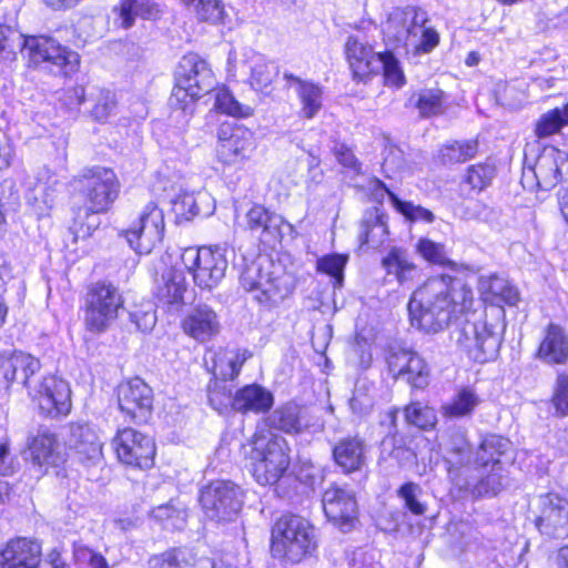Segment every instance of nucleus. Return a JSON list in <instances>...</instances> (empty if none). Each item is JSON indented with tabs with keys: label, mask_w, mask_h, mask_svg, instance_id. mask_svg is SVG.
<instances>
[{
	"label": "nucleus",
	"mask_w": 568,
	"mask_h": 568,
	"mask_svg": "<svg viewBox=\"0 0 568 568\" xmlns=\"http://www.w3.org/2000/svg\"><path fill=\"white\" fill-rule=\"evenodd\" d=\"M478 292L491 306L480 314L473 313L471 320L466 318L453 332V338L470 359L486 363L498 355L503 342L505 311L501 304L516 305L519 293L507 278L496 274L481 275Z\"/></svg>",
	"instance_id": "f257e3e1"
},
{
	"label": "nucleus",
	"mask_w": 568,
	"mask_h": 568,
	"mask_svg": "<svg viewBox=\"0 0 568 568\" xmlns=\"http://www.w3.org/2000/svg\"><path fill=\"white\" fill-rule=\"evenodd\" d=\"M474 303L473 291L463 278L442 275L427 280L408 302L413 326L437 333L453 316L467 313Z\"/></svg>",
	"instance_id": "f03ea898"
},
{
	"label": "nucleus",
	"mask_w": 568,
	"mask_h": 568,
	"mask_svg": "<svg viewBox=\"0 0 568 568\" xmlns=\"http://www.w3.org/2000/svg\"><path fill=\"white\" fill-rule=\"evenodd\" d=\"M240 282L254 300L267 307L277 306L294 288L292 276L267 257H258L246 265Z\"/></svg>",
	"instance_id": "7ed1b4c3"
},
{
	"label": "nucleus",
	"mask_w": 568,
	"mask_h": 568,
	"mask_svg": "<svg viewBox=\"0 0 568 568\" xmlns=\"http://www.w3.org/2000/svg\"><path fill=\"white\" fill-rule=\"evenodd\" d=\"M317 547L315 527L304 517L283 515L272 528V552L275 557L300 562Z\"/></svg>",
	"instance_id": "20e7f679"
},
{
	"label": "nucleus",
	"mask_w": 568,
	"mask_h": 568,
	"mask_svg": "<svg viewBox=\"0 0 568 568\" xmlns=\"http://www.w3.org/2000/svg\"><path fill=\"white\" fill-rule=\"evenodd\" d=\"M252 445L250 460L253 477L263 486L276 484L290 466L286 439L268 433L255 435Z\"/></svg>",
	"instance_id": "39448f33"
},
{
	"label": "nucleus",
	"mask_w": 568,
	"mask_h": 568,
	"mask_svg": "<svg viewBox=\"0 0 568 568\" xmlns=\"http://www.w3.org/2000/svg\"><path fill=\"white\" fill-rule=\"evenodd\" d=\"M124 301L119 288L110 282L91 284L84 298V325L92 333L104 332L118 317Z\"/></svg>",
	"instance_id": "423d86ee"
},
{
	"label": "nucleus",
	"mask_w": 568,
	"mask_h": 568,
	"mask_svg": "<svg viewBox=\"0 0 568 568\" xmlns=\"http://www.w3.org/2000/svg\"><path fill=\"white\" fill-rule=\"evenodd\" d=\"M176 84L172 99L187 103L211 92L216 84L215 77L207 62L199 54H185L175 71Z\"/></svg>",
	"instance_id": "0eeeda50"
},
{
	"label": "nucleus",
	"mask_w": 568,
	"mask_h": 568,
	"mask_svg": "<svg viewBox=\"0 0 568 568\" xmlns=\"http://www.w3.org/2000/svg\"><path fill=\"white\" fill-rule=\"evenodd\" d=\"M74 182L80 185L85 207L91 213L106 212L120 192L115 173L103 166L84 169Z\"/></svg>",
	"instance_id": "6e6552de"
},
{
	"label": "nucleus",
	"mask_w": 568,
	"mask_h": 568,
	"mask_svg": "<svg viewBox=\"0 0 568 568\" xmlns=\"http://www.w3.org/2000/svg\"><path fill=\"white\" fill-rule=\"evenodd\" d=\"M185 268L193 275L194 283L203 290H212L225 276L227 260L221 247H186L181 254Z\"/></svg>",
	"instance_id": "1a4fd4ad"
},
{
	"label": "nucleus",
	"mask_w": 568,
	"mask_h": 568,
	"mask_svg": "<svg viewBox=\"0 0 568 568\" xmlns=\"http://www.w3.org/2000/svg\"><path fill=\"white\" fill-rule=\"evenodd\" d=\"M200 503L207 518L232 520L242 507L241 490L231 481L216 480L201 490Z\"/></svg>",
	"instance_id": "9d476101"
},
{
	"label": "nucleus",
	"mask_w": 568,
	"mask_h": 568,
	"mask_svg": "<svg viewBox=\"0 0 568 568\" xmlns=\"http://www.w3.org/2000/svg\"><path fill=\"white\" fill-rule=\"evenodd\" d=\"M21 52L30 63L39 65L47 62L57 65L64 74L74 72L79 65V55L67 48L61 47L49 37H26L21 41Z\"/></svg>",
	"instance_id": "9b49d317"
},
{
	"label": "nucleus",
	"mask_w": 568,
	"mask_h": 568,
	"mask_svg": "<svg viewBox=\"0 0 568 568\" xmlns=\"http://www.w3.org/2000/svg\"><path fill=\"white\" fill-rule=\"evenodd\" d=\"M164 234V215L156 203H148L139 220L125 232L130 246L139 254H149Z\"/></svg>",
	"instance_id": "f8f14e48"
},
{
	"label": "nucleus",
	"mask_w": 568,
	"mask_h": 568,
	"mask_svg": "<svg viewBox=\"0 0 568 568\" xmlns=\"http://www.w3.org/2000/svg\"><path fill=\"white\" fill-rule=\"evenodd\" d=\"M255 150L254 133L241 125L224 123L217 131L216 158L229 166L247 161Z\"/></svg>",
	"instance_id": "ddd939ff"
},
{
	"label": "nucleus",
	"mask_w": 568,
	"mask_h": 568,
	"mask_svg": "<svg viewBox=\"0 0 568 568\" xmlns=\"http://www.w3.org/2000/svg\"><path fill=\"white\" fill-rule=\"evenodd\" d=\"M566 154L554 146H546L537 156L534 166L524 168L521 184L527 190H551L561 180V166Z\"/></svg>",
	"instance_id": "4468645a"
},
{
	"label": "nucleus",
	"mask_w": 568,
	"mask_h": 568,
	"mask_svg": "<svg viewBox=\"0 0 568 568\" xmlns=\"http://www.w3.org/2000/svg\"><path fill=\"white\" fill-rule=\"evenodd\" d=\"M113 447L120 462L125 465L145 469L153 465L155 445L151 437L125 427L118 430Z\"/></svg>",
	"instance_id": "2eb2a0df"
},
{
	"label": "nucleus",
	"mask_w": 568,
	"mask_h": 568,
	"mask_svg": "<svg viewBox=\"0 0 568 568\" xmlns=\"http://www.w3.org/2000/svg\"><path fill=\"white\" fill-rule=\"evenodd\" d=\"M344 51L354 80L365 82L381 72L383 52H376L366 36H349Z\"/></svg>",
	"instance_id": "dca6fc26"
},
{
	"label": "nucleus",
	"mask_w": 568,
	"mask_h": 568,
	"mask_svg": "<svg viewBox=\"0 0 568 568\" xmlns=\"http://www.w3.org/2000/svg\"><path fill=\"white\" fill-rule=\"evenodd\" d=\"M536 526L542 535L551 538L568 537V497L556 493L542 495L538 499Z\"/></svg>",
	"instance_id": "f3484780"
},
{
	"label": "nucleus",
	"mask_w": 568,
	"mask_h": 568,
	"mask_svg": "<svg viewBox=\"0 0 568 568\" xmlns=\"http://www.w3.org/2000/svg\"><path fill=\"white\" fill-rule=\"evenodd\" d=\"M388 371L394 378H403L415 388H424L429 382V368L416 352L390 347L386 356Z\"/></svg>",
	"instance_id": "a211bd4d"
},
{
	"label": "nucleus",
	"mask_w": 568,
	"mask_h": 568,
	"mask_svg": "<svg viewBox=\"0 0 568 568\" xmlns=\"http://www.w3.org/2000/svg\"><path fill=\"white\" fill-rule=\"evenodd\" d=\"M30 394L41 414L45 416H65L71 410V389L62 378L47 376Z\"/></svg>",
	"instance_id": "6ab92c4d"
},
{
	"label": "nucleus",
	"mask_w": 568,
	"mask_h": 568,
	"mask_svg": "<svg viewBox=\"0 0 568 568\" xmlns=\"http://www.w3.org/2000/svg\"><path fill=\"white\" fill-rule=\"evenodd\" d=\"M121 412L132 422L144 423L153 407V392L141 378L135 377L122 383L118 389Z\"/></svg>",
	"instance_id": "aec40b11"
},
{
	"label": "nucleus",
	"mask_w": 568,
	"mask_h": 568,
	"mask_svg": "<svg viewBox=\"0 0 568 568\" xmlns=\"http://www.w3.org/2000/svg\"><path fill=\"white\" fill-rule=\"evenodd\" d=\"M438 446L444 454L448 477L456 485H460L459 477L463 470H468L473 463L465 430L457 428L446 432L439 436Z\"/></svg>",
	"instance_id": "412c9836"
},
{
	"label": "nucleus",
	"mask_w": 568,
	"mask_h": 568,
	"mask_svg": "<svg viewBox=\"0 0 568 568\" xmlns=\"http://www.w3.org/2000/svg\"><path fill=\"white\" fill-rule=\"evenodd\" d=\"M41 365L38 358L16 349L0 352V388L8 389L13 383L30 388L29 381Z\"/></svg>",
	"instance_id": "4be33fe9"
},
{
	"label": "nucleus",
	"mask_w": 568,
	"mask_h": 568,
	"mask_svg": "<svg viewBox=\"0 0 568 568\" xmlns=\"http://www.w3.org/2000/svg\"><path fill=\"white\" fill-rule=\"evenodd\" d=\"M419 22H427V14L422 9L407 7L405 9L396 8L383 26L385 39L395 47L410 45L415 30Z\"/></svg>",
	"instance_id": "5701e85b"
},
{
	"label": "nucleus",
	"mask_w": 568,
	"mask_h": 568,
	"mask_svg": "<svg viewBox=\"0 0 568 568\" xmlns=\"http://www.w3.org/2000/svg\"><path fill=\"white\" fill-rule=\"evenodd\" d=\"M68 443L79 462L87 467L98 466L103 462L102 442L95 429L85 423L69 425Z\"/></svg>",
	"instance_id": "b1692460"
},
{
	"label": "nucleus",
	"mask_w": 568,
	"mask_h": 568,
	"mask_svg": "<svg viewBox=\"0 0 568 568\" xmlns=\"http://www.w3.org/2000/svg\"><path fill=\"white\" fill-rule=\"evenodd\" d=\"M243 226L264 244L280 241L283 227H291L281 215L268 211L261 204H254L245 213Z\"/></svg>",
	"instance_id": "393cba45"
},
{
	"label": "nucleus",
	"mask_w": 568,
	"mask_h": 568,
	"mask_svg": "<svg viewBox=\"0 0 568 568\" xmlns=\"http://www.w3.org/2000/svg\"><path fill=\"white\" fill-rule=\"evenodd\" d=\"M322 503L326 517L341 528L351 526L357 518V503L351 490L331 485L325 489Z\"/></svg>",
	"instance_id": "a878e982"
},
{
	"label": "nucleus",
	"mask_w": 568,
	"mask_h": 568,
	"mask_svg": "<svg viewBox=\"0 0 568 568\" xmlns=\"http://www.w3.org/2000/svg\"><path fill=\"white\" fill-rule=\"evenodd\" d=\"M27 448L32 465L38 467L41 474L47 473L50 467L58 466L62 460L58 437L48 428H40L30 435Z\"/></svg>",
	"instance_id": "bb28decb"
},
{
	"label": "nucleus",
	"mask_w": 568,
	"mask_h": 568,
	"mask_svg": "<svg viewBox=\"0 0 568 568\" xmlns=\"http://www.w3.org/2000/svg\"><path fill=\"white\" fill-rule=\"evenodd\" d=\"M41 546L31 539H10L0 551V568H33L40 565Z\"/></svg>",
	"instance_id": "cd10ccee"
},
{
	"label": "nucleus",
	"mask_w": 568,
	"mask_h": 568,
	"mask_svg": "<svg viewBox=\"0 0 568 568\" xmlns=\"http://www.w3.org/2000/svg\"><path fill=\"white\" fill-rule=\"evenodd\" d=\"M367 446L359 436L341 438L332 449L335 464L344 474L361 471L367 463Z\"/></svg>",
	"instance_id": "c85d7f7f"
},
{
	"label": "nucleus",
	"mask_w": 568,
	"mask_h": 568,
	"mask_svg": "<svg viewBox=\"0 0 568 568\" xmlns=\"http://www.w3.org/2000/svg\"><path fill=\"white\" fill-rule=\"evenodd\" d=\"M182 328L193 339L205 343L220 333L221 324L216 312L212 307L199 305L183 320Z\"/></svg>",
	"instance_id": "c756f323"
},
{
	"label": "nucleus",
	"mask_w": 568,
	"mask_h": 568,
	"mask_svg": "<svg viewBox=\"0 0 568 568\" xmlns=\"http://www.w3.org/2000/svg\"><path fill=\"white\" fill-rule=\"evenodd\" d=\"M187 283L182 271L170 267L162 272L156 281L155 295L158 303L170 312L179 311L184 303Z\"/></svg>",
	"instance_id": "7c9ffc66"
},
{
	"label": "nucleus",
	"mask_w": 568,
	"mask_h": 568,
	"mask_svg": "<svg viewBox=\"0 0 568 568\" xmlns=\"http://www.w3.org/2000/svg\"><path fill=\"white\" fill-rule=\"evenodd\" d=\"M535 356L547 365L568 362V335L560 325L550 323L546 326Z\"/></svg>",
	"instance_id": "2f4dec72"
},
{
	"label": "nucleus",
	"mask_w": 568,
	"mask_h": 568,
	"mask_svg": "<svg viewBox=\"0 0 568 568\" xmlns=\"http://www.w3.org/2000/svg\"><path fill=\"white\" fill-rule=\"evenodd\" d=\"M112 12L115 16V23L123 29L132 28L136 18L156 20L162 13L160 6L149 0H119Z\"/></svg>",
	"instance_id": "473e14b6"
},
{
	"label": "nucleus",
	"mask_w": 568,
	"mask_h": 568,
	"mask_svg": "<svg viewBox=\"0 0 568 568\" xmlns=\"http://www.w3.org/2000/svg\"><path fill=\"white\" fill-rule=\"evenodd\" d=\"M388 275H393L400 285H410L420 277V270L405 250L393 247L382 260Z\"/></svg>",
	"instance_id": "72a5a7b5"
},
{
	"label": "nucleus",
	"mask_w": 568,
	"mask_h": 568,
	"mask_svg": "<svg viewBox=\"0 0 568 568\" xmlns=\"http://www.w3.org/2000/svg\"><path fill=\"white\" fill-rule=\"evenodd\" d=\"M271 392L257 384L246 385L233 395L232 408L237 412L264 413L273 405Z\"/></svg>",
	"instance_id": "f704fd0d"
},
{
	"label": "nucleus",
	"mask_w": 568,
	"mask_h": 568,
	"mask_svg": "<svg viewBox=\"0 0 568 568\" xmlns=\"http://www.w3.org/2000/svg\"><path fill=\"white\" fill-rule=\"evenodd\" d=\"M285 79L292 81L301 102V115L313 119L323 106V90L318 84L304 81L293 74H285Z\"/></svg>",
	"instance_id": "c9c22d12"
},
{
	"label": "nucleus",
	"mask_w": 568,
	"mask_h": 568,
	"mask_svg": "<svg viewBox=\"0 0 568 568\" xmlns=\"http://www.w3.org/2000/svg\"><path fill=\"white\" fill-rule=\"evenodd\" d=\"M387 235L388 227L384 213L377 209L367 211L361 224V244L377 248L385 243Z\"/></svg>",
	"instance_id": "e433bc0d"
},
{
	"label": "nucleus",
	"mask_w": 568,
	"mask_h": 568,
	"mask_svg": "<svg viewBox=\"0 0 568 568\" xmlns=\"http://www.w3.org/2000/svg\"><path fill=\"white\" fill-rule=\"evenodd\" d=\"M245 55L244 65L250 70L251 85L260 91L267 89L277 74L276 67L261 53L248 51Z\"/></svg>",
	"instance_id": "4c0bfd02"
},
{
	"label": "nucleus",
	"mask_w": 568,
	"mask_h": 568,
	"mask_svg": "<svg viewBox=\"0 0 568 568\" xmlns=\"http://www.w3.org/2000/svg\"><path fill=\"white\" fill-rule=\"evenodd\" d=\"M374 184L376 191H381L382 196L387 194L394 207L410 222H434L435 215L429 210L416 205L413 202L402 201L395 193L388 190L381 180H375Z\"/></svg>",
	"instance_id": "58836bf2"
},
{
	"label": "nucleus",
	"mask_w": 568,
	"mask_h": 568,
	"mask_svg": "<svg viewBox=\"0 0 568 568\" xmlns=\"http://www.w3.org/2000/svg\"><path fill=\"white\" fill-rule=\"evenodd\" d=\"M58 180L43 181V178H39L34 187L30 189L27 199L30 205L33 206L34 212L41 216L53 206L57 193Z\"/></svg>",
	"instance_id": "ea45409f"
},
{
	"label": "nucleus",
	"mask_w": 568,
	"mask_h": 568,
	"mask_svg": "<svg viewBox=\"0 0 568 568\" xmlns=\"http://www.w3.org/2000/svg\"><path fill=\"white\" fill-rule=\"evenodd\" d=\"M480 397L469 387L462 388L452 402L442 406L443 415L450 418L469 416L480 404Z\"/></svg>",
	"instance_id": "a19ab883"
},
{
	"label": "nucleus",
	"mask_w": 568,
	"mask_h": 568,
	"mask_svg": "<svg viewBox=\"0 0 568 568\" xmlns=\"http://www.w3.org/2000/svg\"><path fill=\"white\" fill-rule=\"evenodd\" d=\"M445 101V92L435 88L423 89L410 98V102L424 118L443 113Z\"/></svg>",
	"instance_id": "79ce46f5"
},
{
	"label": "nucleus",
	"mask_w": 568,
	"mask_h": 568,
	"mask_svg": "<svg viewBox=\"0 0 568 568\" xmlns=\"http://www.w3.org/2000/svg\"><path fill=\"white\" fill-rule=\"evenodd\" d=\"M194 551L178 547L169 549L149 560V568H193Z\"/></svg>",
	"instance_id": "37998d69"
},
{
	"label": "nucleus",
	"mask_w": 568,
	"mask_h": 568,
	"mask_svg": "<svg viewBox=\"0 0 568 568\" xmlns=\"http://www.w3.org/2000/svg\"><path fill=\"white\" fill-rule=\"evenodd\" d=\"M244 362L245 357L235 351H221L213 358V375L224 381L234 379Z\"/></svg>",
	"instance_id": "c03bdc74"
},
{
	"label": "nucleus",
	"mask_w": 568,
	"mask_h": 568,
	"mask_svg": "<svg viewBox=\"0 0 568 568\" xmlns=\"http://www.w3.org/2000/svg\"><path fill=\"white\" fill-rule=\"evenodd\" d=\"M271 425L287 434L300 433L302 429L301 407L288 403L273 412L270 417Z\"/></svg>",
	"instance_id": "a18cd8bd"
},
{
	"label": "nucleus",
	"mask_w": 568,
	"mask_h": 568,
	"mask_svg": "<svg viewBox=\"0 0 568 568\" xmlns=\"http://www.w3.org/2000/svg\"><path fill=\"white\" fill-rule=\"evenodd\" d=\"M507 447L508 440L505 438L497 435H488L483 439L478 447L474 464L480 467H485L490 463L494 465L498 464L499 456L504 454Z\"/></svg>",
	"instance_id": "49530a36"
},
{
	"label": "nucleus",
	"mask_w": 568,
	"mask_h": 568,
	"mask_svg": "<svg viewBox=\"0 0 568 568\" xmlns=\"http://www.w3.org/2000/svg\"><path fill=\"white\" fill-rule=\"evenodd\" d=\"M478 152L477 140L454 141L442 146L439 156L443 163H462L473 159Z\"/></svg>",
	"instance_id": "de8ad7c7"
},
{
	"label": "nucleus",
	"mask_w": 568,
	"mask_h": 568,
	"mask_svg": "<svg viewBox=\"0 0 568 568\" xmlns=\"http://www.w3.org/2000/svg\"><path fill=\"white\" fill-rule=\"evenodd\" d=\"M151 517L168 530L182 529L186 520L185 510L173 501L154 507Z\"/></svg>",
	"instance_id": "09e8293b"
},
{
	"label": "nucleus",
	"mask_w": 568,
	"mask_h": 568,
	"mask_svg": "<svg viewBox=\"0 0 568 568\" xmlns=\"http://www.w3.org/2000/svg\"><path fill=\"white\" fill-rule=\"evenodd\" d=\"M214 105L220 112L234 118H248L253 114V109L240 103L226 88L217 89Z\"/></svg>",
	"instance_id": "8fccbe9b"
},
{
	"label": "nucleus",
	"mask_w": 568,
	"mask_h": 568,
	"mask_svg": "<svg viewBox=\"0 0 568 568\" xmlns=\"http://www.w3.org/2000/svg\"><path fill=\"white\" fill-rule=\"evenodd\" d=\"M568 125V119L562 109L556 108L544 113L536 123L535 133L539 139L558 133Z\"/></svg>",
	"instance_id": "3c124183"
},
{
	"label": "nucleus",
	"mask_w": 568,
	"mask_h": 568,
	"mask_svg": "<svg viewBox=\"0 0 568 568\" xmlns=\"http://www.w3.org/2000/svg\"><path fill=\"white\" fill-rule=\"evenodd\" d=\"M23 34L9 26L0 24V62L16 59L21 49Z\"/></svg>",
	"instance_id": "603ef678"
},
{
	"label": "nucleus",
	"mask_w": 568,
	"mask_h": 568,
	"mask_svg": "<svg viewBox=\"0 0 568 568\" xmlns=\"http://www.w3.org/2000/svg\"><path fill=\"white\" fill-rule=\"evenodd\" d=\"M406 420L422 429L433 428L437 423L434 408L419 402L412 403L405 408Z\"/></svg>",
	"instance_id": "864d4df0"
},
{
	"label": "nucleus",
	"mask_w": 568,
	"mask_h": 568,
	"mask_svg": "<svg viewBox=\"0 0 568 568\" xmlns=\"http://www.w3.org/2000/svg\"><path fill=\"white\" fill-rule=\"evenodd\" d=\"M495 175V168L490 164H476L467 169L464 185H467L471 191H481L487 187Z\"/></svg>",
	"instance_id": "5fc2aeb1"
},
{
	"label": "nucleus",
	"mask_w": 568,
	"mask_h": 568,
	"mask_svg": "<svg viewBox=\"0 0 568 568\" xmlns=\"http://www.w3.org/2000/svg\"><path fill=\"white\" fill-rule=\"evenodd\" d=\"M422 487L413 481L405 483L397 490V496L404 501V506L413 515L423 516L427 511L426 504L419 500Z\"/></svg>",
	"instance_id": "6e6d98bb"
},
{
	"label": "nucleus",
	"mask_w": 568,
	"mask_h": 568,
	"mask_svg": "<svg viewBox=\"0 0 568 568\" xmlns=\"http://www.w3.org/2000/svg\"><path fill=\"white\" fill-rule=\"evenodd\" d=\"M416 252L432 264L448 265L452 263L448 258L445 245L426 237L418 240Z\"/></svg>",
	"instance_id": "4d7b16f0"
},
{
	"label": "nucleus",
	"mask_w": 568,
	"mask_h": 568,
	"mask_svg": "<svg viewBox=\"0 0 568 568\" xmlns=\"http://www.w3.org/2000/svg\"><path fill=\"white\" fill-rule=\"evenodd\" d=\"M383 71L385 83L387 85L400 88L405 83V75L399 67L398 60L389 51L383 52L382 55Z\"/></svg>",
	"instance_id": "13d9d810"
},
{
	"label": "nucleus",
	"mask_w": 568,
	"mask_h": 568,
	"mask_svg": "<svg viewBox=\"0 0 568 568\" xmlns=\"http://www.w3.org/2000/svg\"><path fill=\"white\" fill-rule=\"evenodd\" d=\"M425 23H418L419 30H415L410 45L419 52L427 53L438 44L439 36L434 29L425 27Z\"/></svg>",
	"instance_id": "bf43d9fd"
},
{
	"label": "nucleus",
	"mask_w": 568,
	"mask_h": 568,
	"mask_svg": "<svg viewBox=\"0 0 568 568\" xmlns=\"http://www.w3.org/2000/svg\"><path fill=\"white\" fill-rule=\"evenodd\" d=\"M93 101L91 115L97 121H105L115 108L114 94L109 90H99Z\"/></svg>",
	"instance_id": "052dcab7"
},
{
	"label": "nucleus",
	"mask_w": 568,
	"mask_h": 568,
	"mask_svg": "<svg viewBox=\"0 0 568 568\" xmlns=\"http://www.w3.org/2000/svg\"><path fill=\"white\" fill-rule=\"evenodd\" d=\"M346 261L347 258L344 255H325L317 261V271L331 275L337 284H341Z\"/></svg>",
	"instance_id": "680f3d73"
},
{
	"label": "nucleus",
	"mask_w": 568,
	"mask_h": 568,
	"mask_svg": "<svg viewBox=\"0 0 568 568\" xmlns=\"http://www.w3.org/2000/svg\"><path fill=\"white\" fill-rule=\"evenodd\" d=\"M199 19L216 24L224 20V6L220 0H200L196 7Z\"/></svg>",
	"instance_id": "e2e57ef3"
},
{
	"label": "nucleus",
	"mask_w": 568,
	"mask_h": 568,
	"mask_svg": "<svg viewBox=\"0 0 568 568\" xmlns=\"http://www.w3.org/2000/svg\"><path fill=\"white\" fill-rule=\"evenodd\" d=\"M552 403L556 413L560 416L568 415V376L559 375L556 382V388L552 396Z\"/></svg>",
	"instance_id": "0e129e2a"
},
{
	"label": "nucleus",
	"mask_w": 568,
	"mask_h": 568,
	"mask_svg": "<svg viewBox=\"0 0 568 568\" xmlns=\"http://www.w3.org/2000/svg\"><path fill=\"white\" fill-rule=\"evenodd\" d=\"M233 395L225 386L216 383L214 387L209 389V403L219 413H224L230 406L232 407Z\"/></svg>",
	"instance_id": "69168bd1"
},
{
	"label": "nucleus",
	"mask_w": 568,
	"mask_h": 568,
	"mask_svg": "<svg viewBox=\"0 0 568 568\" xmlns=\"http://www.w3.org/2000/svg\"><path fill=\"white\" fill-rule=\"evenodd\" d=\"M130 318L141 332L152 331L156 323V315L152 308L134 311L130 314Z\"/></svg>",
	"instance_id": "338daca9"
},
{
	"label": "nucleus",
	"mask_w": 568,
	"mask_h": 568,
	"mask_svg": "<svg viewBox=\"0 0 568 568\" xmlns=\"http://www.w3.org/2000/svg\"><path fill=\"white\" fill-rule=\"evenodd\" d=\"M14 471V456L10 450V444L7 438L0 439V475L9 476Z\"/></svg>",
	"instance_id": "774afa93"
}]
</instances>
